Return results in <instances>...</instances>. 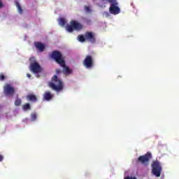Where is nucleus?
I'll list each match as a JSON object with an SVG mask.
<instances>
[{
	"instance_id": "nucleus-27",
	"label": "nucleus",
	"mask_w": 179,
	"mask_h": 179,
	"mask_svg": "<svg viewBox=\"0 0 179 179\" xmlns=\"http://www.w3.org/2000/svg\"><path fill=\"white\" fill-rule=\"evenodd\" d=\"M2 160H3V157L1 155V161L2 162Z\"/></svg>"
},
{
	"instance_id": "nucleus-15",
	"label": "nucleus",
	"mask_w": 179,
	"mask_h": 179,
	"mask_svg": "<svg viewBox=\"0 0 179 179\" xmlns=\"http://www.w3.org/2000/svg\"><path fill=\"white\" fill-rule=\"evenodd\" d=\"M22 110L24 111H27V110H31V106H30V103H27L22 106Z\"/></svg>"
},
{
	"instance_id": "nucleus-19",
	"label": "nucleus",
	"mask_w": 179,
	"mask_h": 179,
	"mask_svg": "<svg viewBox=\"0 0 179 179\" xmlns=\"http://www.w3.org/2000/svg\"><path fill=\"white\" fill-rule=\"evenodd\" d=\"M31 121H36V120H37V114L32 113L31 115Z\"/></svg>"
},
{
	"instance_id": "nucleus-1",
	"label": "nucleus",
	"mask_w": 179,
	"mask_h": 179,
	"mask_svg": "<svg viewBox=\"0 0 179 179\" xmlns=\"http://www.w3.org/2000/svg\"><path fill=\"white\" fill-rule=\"evenodd\" d=\"M52 59H54L57 64H59L60 66L63 68V72L65 75H71L72 73V69H69L65 63V59L62 56V53L58 50H54L50 55Z\"/></svg>"
},
{
	"instance_id": "nucleus-11",
	"label": "nucleus",
	"mask_w": 179,
	"mask_h": 179,
	"mask_svg": "<svg viewBox=\"0 0 179 179\" xmlns=\"http://www.w3.org/2000/svg\"><path fill=\"white\" fill-rule=\"evenodd\" d=\"M54 98V94H52L50 92L46 91L43 94V100L46 101H51Z\"/></svg>"
},
{
	"instance_id": "nucleus-28",
	"label": "nucleus",
	"mask_w": 179,
	"mask_h": 179,
	"mask_svg": "<svg viewBox=\"0 0 179 179\" xmlns=\"http://www.w3.org/2000/svg\"><path fill=\"white\" fill-rule=\"evenodd\" d=\"M0 8H1V0H0Z\"/></svg>"
},
{
	"instance_id": "nucleus-9",
	"label": "nucleus",
	"mask_w": 179,
	"mask_h": 179,
	"mask_svg": "<svg viewBox=\"0 0 179 179\" xmlns=\"http://www.w3.org/2000/svg\"><path fill=\"white\" fill-rule=\"evenodd\" d=\"M4 93L6 96H13L15 94V88L10 85L7 84L4 86Z\"/></svg>"
},
{
	"instance_id": "nucleus-7",
	"label": "nucleus",
	"mask_w": 179,
	"mask_h": 179,
	"mask_svg": "<svg viewBox=\"0 0 179 179\" xmlns=\"http://www.w3.org/2000/svg\"><path fill=\"white\" fill-rule=\"evenodd\" d=\"M150 159H152V153L147 152L137 159V163H141V164H146L147 166L149 162H150Z\"/></svg>"
},
{
	"instance_id": "nucleus-26",
	"label": "nucleus",
	"mask_w": 179,
	"mask_h": 179,
	"mask_svg": "<svg viewBox=\"0 0 179 179\" xmlns=\"http://www.w3.org/2000/svg\"><path fill=\"white\" fill-rule=\"evenodd\" d=\"M1 8H3V3L2 2L1 3Z\"/></svg>"
},
{
	"instance_id": "nucleus-5",
	"label": "nucleus",
	"mask_w": 179,
	"mask_h": 179,
	"mask_svg": "<svg viewBox=\"0 0 179 179\" xmlns=\"http://www.w3.org/2000/svg\"><path fill=\"white\" fill-rule=\"evenodd\" d=\"M83 29V25L79 23L78 21L71 20L70 22V24L66 27V30L69 33H72L74 30L76 31H79V30H82Z\"/></svg>"
},
{
	"instance_id": "nucleus-29",
	"label": "nucleus",
	"mask_w": 179,
	"mask_h": 179,
	"mask_svg": "<svg viewBox=\"0 0 179 179\" xmlns=\"http://www.w3.org/2000/svg\"><path fill=\"white\" fill-rule=\"evenodd\" d=\"M0 162H1V155H0Z\"/></svg>"
},
{
	"instance_id": "nucleus-14",
	"label": "nucleus",
	"mask_w": 179,
	"mask_h": 179,
	"mask_svg": "<svg viewBox=\"0 0 179 179\" xmlns=\"http://www.w3.org/2000/svg\"><path fill=\"white\" fill-rule=\"evenodd\" d=\"M15 3L16 8H17L18 13L20 15H22L23 13V8H22V6H20V3L17 1H15Z\"/></svg>"
},
{
	"instance_id": "nucleus-16",
	"label": "nucleus",
	"mask_w": 179,
	"mask_h": 179,
	"mask_svg": "<svg viewBox=\"0 0 179 179\" xmlns=\"http://www.w3.org/2000/svg\"><path fill=\"white\" fill-rule=\"evenodd\" d=\"M19 95H17V99L15 101V106L19 107L22 105V99H19Z\"/></svg>"
},
{
	"instance_id": "nucleus-25",
	"label": "nucleus",
	"mask_w": 179,
	"mask_h": 179,
	"mask_svg": "<svg viewBox=\"0 0 179 179\" xmlns=\"http://www.w3.org/2000/svg\"><path fill=\"white\" fill-rule=\"evenodd\" d=\"M56 72H57V73H59V72H61V70L60 69H57Z\"/></svg>"
},
{
	"instance_id": "nucleus-6",
	"label": "nucleus",
	"mask_w": 179,
	"mask_h": 179,
	"mask_svg": "<svg viewBox=\"0 0 179 179\" xmlns=\"http://www.w3.org/2000/svg\"><path fill=\"white\" fill-rule=\"evenodd\" d=\"M29 69L33 73H40L42 71L41 66L34 59V57L29 58Z\"/></svg>"
},
{
	"instance_id": "nucleus-17",
	"label": "nucleus",
	"mask_w": 179,
	"mask_h": 179,
	"mask_svg": "<svg viewBox=\"0 0 179 179\" xmlns=\"http://www.w3.org/2000/svg\"><path fill=\"white\" fill-rule=\"evenodd\" d=\"M59 24L60 26H65V24H66V20H65V18H60L59 20Z\"/></svg>"
},
{
	"instance_id": "nucleus-3",
	"label": "nucleus",
	"mask_w": 179,
	"mask_h": 179,
	"mask_svg": "<svg viewBox=\"0 0 179 179\" xmlns=\"http://www.w3.org/2000/svg\"><path fill=\"white\" fill-rule=\"evenodd\" d=\"M48 86L57 93L64 90V82L55 75L52 78V81L48 83Z\"/></svg>"
},
{
	"instance_id": "nucleus-24",
	"label": "nucleus",
	"mask_w": 179,
	"mask_h": 179,
	"mask_svg": "<svg viewBox=\"0 0 179 179\" xmlns=\"http://www.w3.org/2000/svg\"><path fill=\"white\" fill-rule=\"evenodd\" d=\"M27 78H31V75L30 73H27Z\"/></svg>"
},
{
	"instance_id": "nucleus-22",
	"label": "nucleus",
	"mask_w": 179,
	"mask_h": 179,
	"mask_svg": "<svg viewBox=\"0 0 179 179\" xmlns=\"http://www.w3.org/2000/svg\"><path fill=\"white\" fill-rule=\"evenodd\" d=\"M124 179H138L136 177L127 176Z\"/></svg>"
},
{
	"instance_id": "nucleus-20",
	"label": "nucleus",
	"mask_w": 179,
	"mask_h": 179,
	"mask_svg": "<svg viewBox=\"0 0 179 179\" xmlns=\"http://www.w3.org/2000/svg\"><path fill=\"white\" fill-rule=\"evenodd\" d=\"M84 22L86 24H92V20L90 19L85 18Z\"/></svg>"
},
{
	"instance_id": "nucleus-8",
	"label": "nucleus",
	"mask_w": 179,
	"mask_h": 179,
	"mask_svg": "<svg viewBox=\"0 0 179 179\" xmlns=\"http://www.w3.org/2000/svg\"><path fill=\"white\" fill-rule=\"evenodd\" d=\"M83 64L85 68L90 69L93 67L94 62L93 61V57L90 55H87L84 59Z\"/></svg>"
},
{
	"instance_id": "nucleus-23",
	"label": "nucleus",
	"mask_w": 179,
	"mask_h": 179,
	"mask_svg": "<svg viewBox=\"0 0 179 179\" xmlns=\"http://www.w3.org/2000/svg\"><path fill=\"white\" fill-rule=\"evenodd\" d=\"M1 80H5V76L3 74H1Z\"/></svg>"
},
{
	"instance_id": "nucleus-2",
	"label": "nucleus",
	"mask_w": 179,
	"mask_h": 179,
	"mask_svg": "<svg viewBox=\"0 0 179 179\" xmlns=\"http://www.w3.org/2000/svg\"><path fill=\"white\" fill-rule=\"evenodd\" d=\"M100 1L102 2V3L99 4L101 8H106V3H110L109 12L111 15H118L121 12L117 0H100Z\"/></svg>"
},
{
	"instance_id": "nucleus-21",
	"label": "nucleus",
	"mask_w": 179,
	"mask_h": 179,
	"mask_svg": "<svg viewBox=\"0 0 179 179\" xmlns=\"http://www.w3.org/2000/svg\"><path fill=\"white\" fill-rule=\"evenodd\" d=\"M85 12H87V13H90V12H92L90 7H89L87 6H85Z\"/></svg>"
},
{
	"instance_id": "nucleus-10",
	"label": "nucleus",
	"mask_w": 179,
	"mask_h": 179,
	"mask_svg": "<svg viewBox=\"0 0 179 179\" xmlns=\"http://www.w3.org/2000/svg\"><path fill=\"white\" fill-rule=\"evenodd\" d=\"M85 40L90 41V43H96V37L94 36V34L93 32L87 31L85 34Z\"/></svg>"
},
{
	"instance_id": "nucleus-13",
	"label": "nucleus",
	"mask_w": 179,
	"mask_h": 179,
	"mask_svg": "<svg viewBox=\"0 0 179 179\" xmlns=\"http://www.w3.org/2000/svg\"><path fill=\"white\" fill-rule=\"evenodd\" d=\"M27 101H31V103H36L37 101V96L33 94H29L27 96Z\"/></svg>"
},
{
	"instance_id": "nucleus-4",
	"label": "nucleus",
	"mask_w": 179,
	"mask_h": 179,
	"mask_svg": "<svg viewBox=\"0 0 179 179\" xmlns=\"http://www.w3.org/2000/svg\"><path fill=\"white\" fill-rule=\"evenodd\" d=\"M152 173L155 177H160L162 176V171L163 168L162 167V163L157 160H155L151 164Z\"/></svg>"
},
{
	"instance_id": "nucleus-12",
	"label": "nucleus",
	"mask_w": 179,
	"mask_h": 179,
	"mask_svg": "<svg viewBox=\"0 0 179 179\" xmlns=\"http://www.w3.org/2000/svg\"><path fill=\"white\" fill-rule=\"evenodd\" d=\"M35 47L41 52H43V51H44V50H45V45H44V44H43L40 42L35 43Z\"/></svg>"
},
{
	"instance_id": "nucleus-18",
	"label": "nucleus",
	"mask_w": 179,
	"mask_h": 179,
	"mask_svg": "<svg viewBox=\"0 0 179 179\" xmlns=\"http://www.w3.org/2000/svg\"><path fill=\"white\" fill-rule=\"evenodd\" d=\"M78 40L81 43H85V41H86V37H85V36H83V35H79Z\"/></svg>"
}]
</instances>
